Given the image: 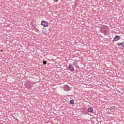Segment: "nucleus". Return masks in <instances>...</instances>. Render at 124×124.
<instances>
[{
	"instance_id": "nucleus-1",
	"label": "nucleus",
	"mask_w": 124,
	"mask_h": 124,
	"mask_svg": "<svg viewBox=\"0 0 124 124\" xmlns=\"http://www.w3.org/2000/svg\"><path fill=\"white\" fill-rule=\"evenodd\" d=\"M116 45L117 46L119 47L120 49H124V43H117Z\"/></svg>"
},
{
	"instance_id": "nucleus-2",
	"label": "nucleus",
	"mask_w": 124,
	"mask_h": 124,
	"mask_svg": "<svg viewBox=\"0 0 124 124\" xmlns=\"http://www.w3.org/2000/svg\"><path fill=\"white\" fill-rule=\"evenodd\" d=\"M64 91L66 92H68L70 90V87L68 86L67 85H64L63 87Z\"/></svg>"
},
{
	"instance_id": "nucleus-3",
	"label": "nucleus",
	"mask_w": 124,
	"mask_h": 124,
	"mask_svg": "<svg viewBox=\"0 0 124 124\" xmlns=\"http://www.w3.org/2000/svg\"><path fill=\"white\" fill-rule=\"evenodd\" d=\"M41 25L44 26V27L46 28V27H48V22L45 21V20H42L41 22Z\"/></svg>"
},
{
	"instance_id": "nucleus-4",
	"label": "nucleus",
	"mask_w": 124,
	"mask_h": 124,
	"mask_svg": "<svg viewBox=\"0 0 124 124\" xmlns=\"http://www.w3.org/2000/svg\"><path fill=\"white\" fill-rule=\"evenodd\" d=\"M120 39H121V37L116 35L114 37V38L112 41V42H114V41H118V40H120Z\"/></svg>"
},
{
	"instance_id": "nucleus-5",
	"label": "nucleus",
	"mask_w": 124,
	"mask_h": 124,
	"mask_svg": "<svg viewBox=\"0 0 124 124\" xmlns=\"http://www.w3.org/2000/svg\"><path fill=\"white\" fill-rule=\"evenodd\" d=\"M68 68H69L70 71H74V66H73V65H72L71 64H69V66L68 67Z\"/></svg>"
},
{
	"instance_id": "nucleus-6",
	"label": "nucleus",
	"mask_w": 124,
	"mask_h": 124,
	"mask_svg": "<svg viewBox=\"0 0 124 124\" xmlns=\"http://www.w3.org/2000/svg\"><path fill=\"white\" fill-rule=\"evenodd\" d=\"M93 111V107H89L88 108V112L89 113H92Z\"/></svg>"
},
{
	"instance_id": "nucleus-7",
	"label": "nucleus",
	"mask_w": 124,
	"mask_h": 124,
	"mask_svg": "<svg viewBox=\"0 0 124 124\" xmlns=\"http://www.w3.org/2000/svg\"><path fill=\"white\" fill-rule=\"evenodd\" d=\"M73 64L76 67V68H78V67H79V66H78V62H73Z\"/></svg>"
},
{
	"instance_id": "nucleus-8",
	"label": "nucleus",
	"mask_w": 124,
	"mask_h": 124,
	"mask_svg": "<svg viewBox=\"0 0 124 124\" xmlns=\"http://www.w3.org/2000/svg\"><path fill=\"white\" fill-rule=\"evenodd\" d=\"M70 104H74V100L72 99L70 101Z\"/></svg>"
},
{
	"instance_id": "nucleus-9",
	"label": "nucleus",
	"mask_w": 124,
	"mask_h": 124,
	"mask_svg": "<svg viewBox=\"0 0 124 124\" xmlns=\"http://www.w3.org/2000/svg\"><path fill=\"white\" fill-rule=\"evenodd\" d=\"M42 33H43L44 34H47V33L46 32V31H45V30H42Z\"/></svg>"
},
{
	"instance_id": "nucleus-10",
	"label": "nucleus",
	"mask_w": 124,
	"mask_h": 124,
	"mask_svg": "<svg viewBox=\"0 0 124 124\" xmlns=\"http://www.w3.org/2000/svg\"><path fill=\"white\" fill-rule=\"evenodd\" d=\"M43 64H46V63H47V61H44L43 62Z\"/></svg>"
},
{
	"instance_id": "nucleus-11",
	"label": "nucleus",
	"mask_w": 124,
	"mask_h": 124,
	"mask_svg": "<svg viewBox=\"0 0 124 124\" xmlns=\"http://www.w3.org/2000/svg\"><path fill=\"white\" fill-rule=\"evenodd\" d=\"M54 1H55V2H57V1H59V0H53Z\"/></svg>"
},
{
	"instance_id": "nucleus-12",
	"label": "nucleus",
	"mask_w": 124,
	"mask_h": 124,
	"mask_svg": "<svg viewBox=\"0 0 124 124\" xmlns=\"http://www.w3.org/2000/svg\"><path fill=\"white\" fill-rule=\"evenodd\" d=\"M16 120H17V121H18V119H17V118H16Z\"/></svg>"
},
{
	"instance_id": "nucleus-13",
	"label": "nucleus",
	"mask_w": 124,
	"mask_h": 124,
	"mask_svg": "<svg viewBox=\"0 0 124 124\" xmlns=\"http://www.w3.org/2000/svg\"><path fill=\"white\" fill-rule=\"evenodd\" d=\"M2 51V50H1V51Z\"/></svg>"
}]
</instances>
